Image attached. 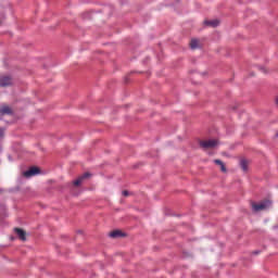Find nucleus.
I'll list each match as a JSON object with an SVG mask.
<instances>
[{"instance_id": "f257e3e1", "label": "nucleus", "mask_w": 278, "mask_h": 278, "mask_svg": "<svg viewBox=\"0 0 278 278\" xmlns=\"http://www.w3.org/2000/svg\"><path fill=\"white\" fill-rule=\"evenodd\" d=\"M273 205L270 200H263L261 203L251 202V207L253 212H263V210H268Z\"/></svg>"}, {"instance_id": "f03ea898", "label": "nucleus", "mask_w": 278, "mask_h": 278, "mask_svg": "<svg viewBox=\"0 0 278 278\" xmlns=\"http://www.w3.org/2000/svg\"><path fill=\"white\" fill-rule=\"evenodd\" d=\"M199 144L201 149H204V151H207V149H214L215 147H218V140L211 139V140H200Z\"/></svg>"}, {"instance_id": "7ed1b4c3", "label": "nucleus", "mask_w": 278, "mask_h": 278, "mask_svg": "<svg viewBox=\"0 0 278 278\" xmlns=\"http://www.w3.org/2000/svg\"><path fill=\"white\" fill-rule=\"evenodd\" d=\"M90 177H92V174H90L89 172H86L85 174H83L76 180L73 181V186H75L76 188H79V186H81V184H84L86 179H90Z\"/></svg>"}, {"instance_id": "20e7f679", "label": "nucleus", "mask_w": 278, "mask_h": 278, "mask_svg": "<svg viewBox=\"0 0 278 278\" xmlns=\"http://www.w3.org/2000/svg\"><path fill=\"white\" fill-rule=\"evenodd\" d=\"M35 175H40V168L33 166L28 170L23 172V177L29 179V177H34Z\"/></svg>"}, {"instance_id": "39448f33", "label": "nucleus", "mask_w": 278, "mask_h": 278, "mask_svg": "<svg viewBox=\"0 0 278 278\" xmlns=\"http://www.w3.org/2000/svg\"><path fill=\"white\" fill-rule=\"evenodd\" d=\"M14 231L17 238L22 240V242H25L27 240V232L25 230H23L22 228H14Z\"/></svg>"}, {"instance_id": "423d86ee", "label": "nucleus", "mask_w": 278, "mask_h": 278, "mask_svg": "<svg viewBox=\"0 0 278 278\" xmlns=\"http://www.w3.org/2000/svg\"><path fill=\"white\" fill-rule=\"evenodd\" d=\"M0 114L1 116H12V114H14V111H12V108L3 105L0 108Z\"/></svg>"}, {"instance_id": "0eeeda50", "label": "nucleus", "mask_w": 278, "mask_h": 278, "mask_svg": "<svg viewBox=\"0 0 278 278\" xmlns=\"http://www.w3.org/2000/svg\"><path fill=\"white\" fill-rule=\"evenodd\" d=\"M0 86L5 88V86H12V78L10 76H3L0 78Z\"/></svg>"}, {"instance_id": "6e6552de", "label": "nucleus", "mask_w": 278, "mask_h": 278, "mask_svg": "<svg viewBox=\"0 0 278 278\" xmlns=\"http://www.w3.org/2000/svg\"><path fill=\"white\" fill-rule=\"evenodd\" d=\"M204 25L206 27H218V25H220V21H218V20H205Z\"/></svg>"}, {"instance_id": "1a4fd4ad", "label": "nucleus", "mask_w": 278, "mask_h": 278, "mask_svg": "<svg viewBox=\"0 0 278 278\" xmlns=\"http://www.w3.org/2000/svg\"><path fill=\"white\" fill-rule=\"evenodd\" d=\"M110 238H125V236H127L125 232H123L122 230H113L112 232H110Z\"/></svg>"}, {"instance_id": "9d476101", "label": "nucleus", "mask_w": 278, "mask_h": 278, "mask_svg": "<svg viewBox=\"0 0 278 278\" xmlns=\"http://www.w3.org/2000/svg\"><path fill=\"white\" fill-rule=\"evenodd\" d=\"M240 166H241L243 173H247V170H249V161H247V159H241Z\"/></svg>"}, {"instance_id": "9b49d317", "label": "nucleus", "mask_w": 278, "mask_h": 278, "mask_svg": "<svg viewBox=\"0 0 278 278\" xmlns=\"http://www.w3.org/2000/svg\"><path fill=\"white\" fill-rule=\"evenodd\" d=\"M190 47L191 49H199V39H191Z\"/></svg>"}, {"instance_id": "f8f14e48", "label": "nucleus", "mask_w": 278, "mask_h": 278, "mask_svg": "<svg viewBox=\"0 0 278 278\" xmlns=\"http://www.w3.org/2000/svg\"><path fill=\"white\" fill-rule=\"evenodd\" d=\"M222 173H227V167L225 166V163L220 165Z\"/></svg>"}, {"instance_id": "ddd939ff", "label": "nucleus", "mask_w": 278, "mask_h": 278, "mask_svg": "<svg viewBox=\"0 0 278 278\" xmlns=\"http://www.w3.org/2000/svg\"><path fill=\"white\" fill-rule=\"evenodd\" d=\"M214 163L217 164V166H223V164H225L220 160H215Z\"/></svg>"}, {"instance_id": "4468645a", "label": "nucleus", "mask_w": 278, "mask_h": 278, "mask_svg": "<svg viewBox=\"0 0 278 278\" xmlns=\"http://www.w3.org/2000/svg\"><path fill=\"white\" fill-rule=\"evenodd\" d=\"M4 134H5V129L0 127V138H3Z\"/></svg>"}, {"instance_id": "2eb2a0df", "label": "nucleus", "mask_w": 278, "mask_h": 278, "mask_svg": "<svg viewBox=\"0 0 278 278\" xmlns=\"http://www.w3.org/2000/svg\"><path fill=\"white\" fill-rule=\"evenodd\" d=\"M122 194H123V197H129V191L124 190V191L122 192Z\"/></svg>"}, {"instance_id": "dca6fc26", "label": "nucleus", "mask_w": 278, "mask_h": 278, "mask_svg": "<svg viewBox=\"0 0 278 278\" xmlns=\"http://www.w3.org/2000/svg\"><path fill=\"white\" fill-rule=\"evenodd\" d=\"M261 251L260 250H256V251H253L252 252V255H260Z\"/></svg>"}, {"instance_id": "f3484780", "label": "nucleus", "mask_w": 278, "mask_h": 278, "mask_svg": "<svg viewBox=\"0 0 278 278\" xmlns=\"http://www.w3.org/2000/svg\"><path fill=\"white\" fill-rule=\"evenodd\" d=\"M232 110H238V105H233V106H232Z\"/></svg>"}, {"instance_id": "a211bd4d", "label": "nucleus", "mask_w": 278, "mask_h": 278, "mask_svg": "<svg viewBox=\"0 0 278 278\" xmlns=\"http://www.w3.org/2000/svg\"><path fill=\"white\" fill-rule=\"evenodd\" d=\"M127 81H128V78L126 77V78H125V83L127 84Z\"/></svg>"}, {"instance_id": "6ab92c4d", "label": "nucleus", "mask_w": 278, "mask_h": 278, "mask_svg": "<svg viewBox=\"0 0 278 278\" xmlns=\"http://www.w3.org/2000/svg\"><path fill=\"white\" fill-rule=\"evenodd\" d=\"M276 138H278V132L276 134Z\"/></svg>"}, {"instance_id": "aec40b11", "label": "nucleus", "mask_w": 278, "mask_h": 278, "mask_svg": "<svg viewBox=\"0 0 278 278\" xmlns=\"http://www.w3.org/2000/svg\"><path fill=\"white\" fill-rule=\"evenodd\" d=\"M0 25H1V21H0Z\"/></svg>"}]
</instances>
